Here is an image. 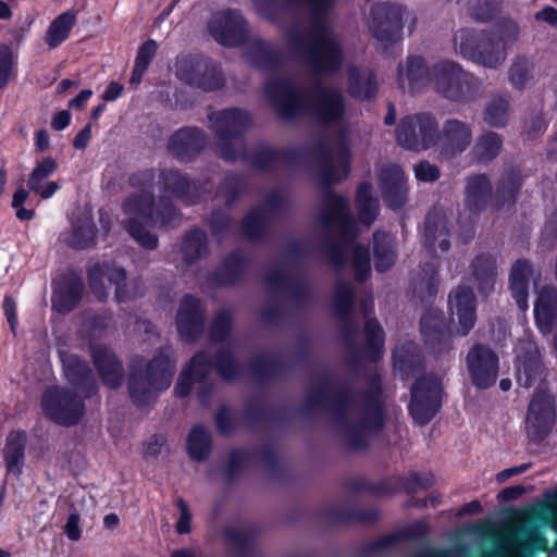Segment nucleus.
<instances>
[{
  "label": "nucleus",
  "mask_w": 557,
  "mask_h": 557,
  "mask_svg": "<svg viewBox=\"0 0 557 557\" xmlns=\"http://www.w3.org/2000/svg\"><path fill=\"white\" fill-rule=\"evenodd\" d=\"M349 172V151L345 145L331 151L321 146L318 152V178L324 190V198L317 215L322 228L323 250L336 269L345 264L346 256L351 253L356 280L363 282L370 274L369 249L355 245L359 234L358 224L350 212L349 202L343 196L331 191L330 187L347 177Z\"/></svg>",
  "instance_id": "1"
},
{
  "label": "nucleus",
  "mask_w": 557,
  "mask_h": 557,
  "mask_svg": "<svg viewBox=\"0 0 557 557\" xmlns=\"http://www.w3.org/2000/svg\"><path fill=\"white\" fill-rule=\"evenodd\" d=\"M309 414L327 413L342 442L351 449H362L384 428L386 405L377 380L370 393H356L330 376L311 383L305 400Z\"/></svg>",
  "instance_id": "2"
},
{
  "label": "nucleus",
  "mask_w": 557,
  "mask_h": 557,
  "mask_svg": "<svg viewBox=\"0 0 557 557\" xmlns=\"http://www.w3.org/2000/svg\"><path fill=\"white\" fill-rule=\"evenodd\" d=\"M264 94L284 120L309 113L319 124L336 127L339 140L350 133V108L344 92L336 87L318 81L311 88L300 90L280 74L267 79Z\"/></svg>",
  "instance_id": "3"
},
{
  "label": "nucleus",
  "mask_w": 557,
  "mask_h": 557,
  "mask_svg": "<svg viewBox=\"0 0 557 557\" xmlns=\"http://www.w3.org/2000/svg\"><path fill=\"white\" fill-rule=\"evenodd\" d=\"M128 183L139 191L127 196L122 203V211L126 215L123 226L140 246L153 250L158 247V237L146 227L170 225L180 219V213L170 199L160 198L156 203L151 193L154 184L153 170L133 173Z\"/></svg>",
  "instance_id": "4"
},
{
  "label": "nucleus",
  "mask_w": 557,
  "mask_h": 557,
  "mask_svg": "<svg viewBox=\"0 0 557 557\" xmlns=\"http://www.w3.org/2000/svg\"><path fill=\"white\" fill-rule=\"evenodd\" d=\"M175 372L172 349L164 347L148 363L135 358L128 375V392L136 406L148 405L159 392L166 389Z\"/></svg>",
  "instance_id": "5"
},
{
  "label": "nucleus",
  "mask_w": 557,
  "mask_h": 557,
  "mask_svg": "<svg viewBox=\"0 0 557 557\" xmlns=\"http://www.w3.org/2000/svg\"><path fill=\"white\" fill-rule=\"evenodd\" d=\"M430 86L437 95L454 102H470L483 95L482 82L448 59L431 65Z\"/></svg>",
  "instance_id": "6"
},
{
  "label": "nucleus",
  "mask_w": 557,
  "mask_h": 557,
  "mask_svg": "<svg viewBox=\"0 0 557 557\" xmlns=\"http://www.w3.org/2000/svg\"><path fill=\"white\" fill-rule=\"evenodd\" d=\"M208 119L218 140L220 157L226 161L245 158L244 134L252 125L250 113L244 109L230 108L212 112Z\"/></svg>",
  "instance_id": "7"
},
{
  "label": "nucleus",
  "mask_w": 557,
  "mask_h": 557,
  "mask_svg": "<svg viewBox=\"0 0 557 557\" xmlns=\"http://www.w3.org/2000/svg\"><path fill=\"white\" fill-rule=\"evenodd\" d=\"M453 49L457 55L491 70L500 67L508 54L497 34L468 27L454 33Z\"/></svg>",
  "instance_id": "8"
},
{
  "label": "nucleus",
  "mask_w": 557,
  "mask_h": 557,
  "mask_svg": "<svg viewBox=\"0 0 557 557\" xmlns=\"http://www.w3.org/2000/svg\"><path fill=\"white\" fill-rule=\"evenodd\" d=\"M548 542L541 530L531 523H522L499 532L495 545L479 557H536L546 552Z\"/></svg>",
  "instance_id": "9"
},
{
  "label": "nucleus",
  "mask_w": 557,
  "mask_h": 557,
  "mask_svg": "<svg viewBox=\"0 0 557 557\" xmlns=\"http://www.w3.org/2000/svg\"><path fill=\"white\" fill-rule=\"evenodd\" d=\"M397 144L409 151L421 152L436 145L438 123L429 112L404 116L395 131Z\"/></svg>",
  "instance_id": "10"
},
{
  "label": "nucleus",
  "mask_w": 557,
  "mask_h": 557,
  "mask_svg": "<svg viewBox=\"0 0 557 557\" xmlns=\"http://www.w3.org/2000/svg\"><path fill=\"white\" fill-rule=\"evenodd\" d=\"M556 420L554 396L543 386L531 397L525 414V432L533 442H540L552 431Z\"/></svg>",
  "instance_id": "11"
},
{
  "label": "nucleus",
  "mask_w": 557,
  "mask_h": 557,
  "mask_svg": "<svg viewBox=\"0 0 557 557\" xmlns=\"http://www.w3.org/2000/svg\"><path fill=\"white\" fill-rule=\"evenodd\" d=\"M403 16L404 8L399 4L376 3L371 8L369 30L383 49L400 39Z\"/></svg>",
  "instance_id": "12"
},
{
  "label": "nucleus",
  "mask_w": 557,
  "mask_h": 557,
  "mask_svg": "<svg viewBox=\"0 0 557 557\" xmlns=\"http://www.w3.org/2000/svg\"><path fill=\"white\" fill-rule=\"evenodd\" d=\"M41 404L46 416L66 426L78 423L85 411L81 398L60 387L48 388L42 395Z\"/></svg>",
  "instance_id": "13"
},
{
  "label": "nucleus",
  "mask_w": 557,
  "mask_h": 557,
  "mask_svg": "<svg viewBox=\"0 0 557 557\" xmlns=\"http://www.w3.org/2000/svg\"><path fill=\"white\" fill-rule=\"evenodd\" d=\"M441 382L435 376L419 379L411 388L409 411L413 420L424 425L441 407Z\"/></svg>",
  "instance_id": "14"
},
{
  "label": "nucleus",
  "mask_w": 557,
  "mask_h": 557,
  "mask_svg": "<svg viewBox=\"0 0 557 557\" xmlns=\"http://www.w3.org/2000/svg\"><path fill=\"white\" fill-rule=\"evenodd\" d=\"M287 198L282 190L269 193L264 201L243 220V234L250 240L260 239L274 218L284 210Z\"/></svg>",
  "instance_id": "15"
},
{
  "label": "nucleus",
  "mask_w": 557,
  "mask_h": 557,
  "mask_svg": "<svg viewBox=\"0 0 557 557\" xmlns=\"http://www.w3.org/2000/svg\"><path fill=\"white\" fill-rule=\"evenodd\" d=\"M177 76L183 82L206 91L222 88L225 84L221 69L202 58L183 60L177 66Z\"/></svg>",
  "instance_id": "16"
},
{
  "label": "nucleus",
  "mask_w": 557,
  "mask_h": 557,
  "mask_svg": "<svg viewBox=\"0 0 557 557\" xmlns=\"http://www.w3.org/2000/svg\"><path fill=\"white\" fill-rule=\"evenodd\" d=\"M209 32L218 42L230 47L245 45L249 38L247 21L236 10L214 14L209 22Z\"/></svg>",
  "instance_id": "17"
},
{
  "label": "nucleus",
  "mask_w": 557,
  "mask_h": 557,
  "mask_svg": "<svg viewBox=\"0 0 557 557\" xmlns=\"http://www.w3.org/2000/svg\"><path fill=\"white\" fill-rule=\"evenodd\" d=\"M466 366L471 382L481 389L494 385L498 374V357L486 345H473L466 356Z\"/></svg>",
  "instance_id": "18"
},
{
  "label": "nucleus",
  "mask_w": 557,
  "mask_h": 557,
  "mask_svg": "<svg viewBox=\"0 0 557 557\" xmlns=\"http://www.w3.org/2000/svg\"><path fill=\"white\" fill-rule=\"evenodd\" d=\"M158 183L163 198L174 197L187 206L196 205L206 191L198 180L190 178L178 169L161 170Z\"/></svg>",
  "instance_id": "19"
},
{
  "label": "nucleus",
  "mask_w": 557,
  "mask_h": 557,
  "mask_svg": "<svg viewBox=\"0 0 557 557\" xmlns=\"http://www.w3.org/2000/svg\"><path fill=\"white\" fill-rule=\"evenodd\" d=\"M472 138V127L469 123L450 117L445 120L442 127L438 128V139L435 146L441 157L454 159L470 147Z\"/></svg>",
  "instance_id": "20"
},
{
  "label": "nucleus",
  "mask_w": 557,
  "mask_h": 557,
  "mask_svg": "<svg viewBox=\"0 0 557 557\" xmlns=\"http://www.w3.org/2000/svg\"><path fill=\"white\" fill-rule=\"evenodd\" d=\"M420 325L423 342L431 354L441 356L451 350V335L443 311L426 310L421 318Z\"/></svg>",
  "instance_id": "21"
},
{
  "label": "nucleus",
  "mask_w": 557,
  "mask_h": 557,
  "mask_svg": "<svg viewBox=\"0 0 557 557\" xmlns=\"http://www.w3.org/2000/svg\"><path fill=\"white\" fill-rule=\"evenodd\" d=\"M211 371V362L206 354L199 352L193 357L188 368L182 371L178 376L175 393L180 397L187 396L194 383H200L197 396L201 404L206 405L211 393V385L205 383L208 373Z\"/></svg>",
  "instance_id": "22"
},
{
  "label": "nucleus",
  "mask_w": 557,
  "mask_h": 557,
  "mask_svg": "<svg viewBox=\"0 0 557 557\" xmlns=\"http://www.w3.org/2000/svg\"><path fill=\"white\" fill-rule=\"evenodd\" d=\"M176 326L180 336L186 342L197 341L205 330V309L201 301L185 295L176 313Z\"/></svg>",
  "instance_id": "23"
},
{
  "label": "nucleus",
  "mask_w": 557,
  "mask_h": 557,
  "mask_svg": "<svg viewBox=\"0 0 557 557\" xmlns=\"http://www.w3.org/2000/svg\"><path fill=\"white\" fill-rule=\"evenodd\" d=\"M244 57L252 66L277 74L284 62V54L278 46L260 37H249L244 45Z\"/></svg>",
  "instance_id": "24"
},
{
  "label": "nucleus",
  "mask_w": 557,
  "mask_h": 557,
  "mask_svg": "<svg viewBox=\"0 0 557 557\" xmlns=\"http://www.w3.org/2000/svg\"><path fill=\"white\" fill-rule=\"evenodd\" d=\"M88 278L92 293L100 301L106 300L108 297L103 284L104 278L115 285V299L117 302H124L128 299L125 285L126 272L123 268L112 267L108 263H98L89 270Z\"/></svg>",
  "instance_id": "25"
},
{
  "label": "nucleus",
  "mask_w": 557,
  "mask_h": 557,
  "mask_svg": "<svg viewBox=\"0 0 557 557\" xmlns=\"http://www.w3.org/2000/svg\"><path fill=\"white\" fill-rule=\"evenodd\" d=\"M206 133L198 128L186 126L176 131L168 140L169 152L182 162L191 161L206 146Z\"/></svg>",
  "instance_id": "26"
},
{
  "label": "nucleus",
  "mask_w": 557,
  "mask_h": 557,
  "mask_svg": "<svg viewBox=\"0 0 557 557\" xmlns=\"http://www.w3.org/2000/svg\"><path fill=\"white\" fill-rule=\"evenodd\" d=\"M448 305L453 320L457 318V333L467 335L476 322L475 296L470 287L458 286L451 290Z\"/></svg>",
  "instance_id": "27"
},
{
  "label": "nucleus",
  "mask_w": 557,
  "mask_h": 557,
  "mask_svg": "<svg viewBox=\"0 0 557 557\" xmlns=\"http://www.w3.org/2000/svg\"><path fill=\"white\" fill-rule=\"evenodd\" d=\"M398 87L406 92L414 94L431 85V66L420 55H409L405 63L397 67Z\"/></svg>",
  "instance_id": "28"
},
{
  "label": "nucleus",
  "mask_w": 557,
  "mask_h": 557,
  "mask_svg": "<svg viewBox=\"0 0 557 557\" xmlns=\"http://www.w3.org/2000/svg\"><path fill=\"white\" fill-rule=\"evenodd\" d=\"M64 375L67 382L84 397L94 395L98 385L87 362L76 355L60 351Z\"/></svg>",
  "instance_id": "29"
},
{
  "label": "nucleus",
  "mask_w": 557,
  "mask_h": 557,
  "mask_svg": "<svg viewBox=\"0 0 557 557\" xmlns=\"http://www.w3.org/2000/svg\"><path fill=\"white\" fill-rule=\"evenodd\" d=\"M380 187L386 205L393 209L401 208L407 201V180L403 169L388 165L381 170Z\"/></svg>",
  "instance_id": "30"
},
{
  "label": "nucleus",
  "mask_w": 557,
  "mask_h": 557,
  "mask_svg": "<svg viewBox=\"0 0 557 557\" xmlns=\"http://www.w3.org/2000/svg\"><path fill=\"white\" fill-rule=\"evenodd\" d=\"M91 357L104 385L117 388L124 380V369L114 351L104 345H92Z\"/></svg>",
  "instance_id": "31"
},
{
  "label": "nucleus",
  "mask_w": 557,
  "mask_h": 557,
  "mask_svg": "<svg viewBox=\"0 0 557 557\" xmlns=\"http://www.w3.org/2000/svg\"><path fill=\"white\" fill-rule=\"evenodd\" d=\"M265 283L280 297L296 302L302 300L307 295V286L302 281L292 277L285 270L277 267L268 272Z\"/></svg>",
  "instance_id": "32"
},
{
  "label": "nucleus",
  "mask_w": 557,
  "mask_h": 557,
  "mask_svg": "<svg viewBox=\"0 0 557 557\" xmlns=\"http://www.w3.org/2000/svg\"><path fill=\"white\" fill-rule=\"evenodd\" d=\"M424 225V246L430 253L437 256L438 252L448 251L450 242L445 216L438 212H430Z\"/></svg>",
  "instance_id": "33"
},
{
  "label": "nucleus",
  "mask_w": 557,
  "mask_h": 557,
  "mask_svg": "<svg viewBox=\"0 0 557 557\" xmlns=\"http://www.w3.org/2000/svg\"><path fill=\"white\" fill-rule=\"evenodd\" d=\"M535 321L542 333L552 332L554 323L557 320V288L554 286H544L537 295L534 305Z\"/></svg>",
  "instance_id": "34"
},
{
  "label": "nucleus",
  "mask_w": 557,
  "mask_h": 557,
  "mask_svg": "<svg viewBox=\"0 0 557 557\" xmlns=\"http://www.w3.org/2000/svg\"><path fill=\"white\" fill-rule=\"evenodd\" d=\"M83 290L84 284L78 276L74 274L63 276L52 296L53 309L61 313L72 311L82 299Z\"/></svg>",
  "instance_id": "35"
},
{
  "label": "nucleus",
  "mask_w": 557,
  "mask_h": 557,
  "mask_svg": "<svg viewBox=\"0 0 557 557\" xmlns=\"http://www.w3.org/2000/svg\"><path fill=\"white\" fill-rule=\"evenodd\" d=\"M354 288L344 281H338L335 286L334 309L336 317L343 325L347 339L357 330V323L352 319Z\"/></svg>",
  "instance_id": "36"
},
{
  "label": "nucleus",
  "mask_w": 557,
  "mask_h": 557,
  "mask_svg": "<svg viewBox=\"0 0 557 557\" xmlns=\"http://www.w3.org/2000/svg\"><path fill=\"white\" fill-rule=\"evenodd\" d=\"M96 225L90 214L77 216L70 232L63 234V242L74 249H87L96 245Z\"/></svg>",
  "instance_id": "37"
},
{
  "label": "nucleus",
  "mask_w": 557,
  "mask_h": 557,
  "mask_svg": "<svg viewBox=\"0 0 557 557\" xmlns=\"http://www.w3.org/2000/svg\"><path fill=\"white\" fill-rule=\"evenodd\" d=\"M57 162L51 157L45 158L37 163L28 177V188L38 194L42 199L50 198L58 189L57 182H48L47 178L57 170Z\"/></svg>",
  "instance_id": "38"
},
{
  "label": "nucleus",
  "mask_w": 557,
  "mask_h": 557,
  "mask_svg": "<svg viewBox=\"0 0 557 557\" xmlns=\"http://www.w3.org/2000/svg\"><path fill=\"white\" fill-rule=\"evenodd\" d=\"M532 274V264L525 259H518L510 270V288L512 296L521 310H525L528 308L529 278Z\"/></svg>",
  "instance_id": "39"
},
{
  "label": "nucleus",
  "mask_w": 557,
  "mask_h": 557,
  "mask_svg": "<svg viewBox=\"0 0 557 557\" xmlns=\"http://www.w3.org/2000/svg\"><path fill=\"white\" fill-rule=\"evenodd\" d=\"M471 272L476 288L481 294H490L497 278V265L493 257L479 255L471 262Z\"/></svg>",
  "instance_id": "40"
},
{
  "label": "nucleus",
  "mask_w": 557,
  "mask_h": 557,
  "mask_svg": "<svg viewBox=\"0 0 557 557\" xmlns=\"http://www.w3.org/2000/svg\"><path fill=\"white\" fill-rule=\"evenodd\" d=\"M247 269V258L240 251L230 253L215 270L213 280L221 286H230L238 282Z\"/></svg>",
  "instance_id": "41"
},
{
  "label": "nucleus",
  "mask_w": 557,
  "mask_h": 557,
  "mask_svg": "<svg viewBox=\"0 0 557 557\" xmlns=\"http://www.w3.org/2000/svg\"><path fill=\"white\" fill-rule=\"evenodd\" d=\"M492 194V186L484 174H478L467 180L466 206L472 212L485 209Z\"/></svg>",
  "instance_id": "42"
},
{
  "label": "nucleus",
  "mask_w": 557,
  "mask_h": 557,
  "mask_svg": "<svg viewBox=\"0 0 557 557\" xmlns=\"http://www.w3.org/2000/svg\"><path fill=\"white\" fill-rule=\"evenodd\" d=\"M374 265L379 272L389 270L396 261L395 239L391 233L376 231L373 234Z\"/></svg>",
  "instance_id": "43"
},
{
  "label": "nucleus",
  "mask_w": 557,
  "mask_h": 557,
  "mask_svg": "<svg viewBox=\"0 0 557 557\" xmlns=\"http://www.w3.org/2000/svg\"><path fill=\"white\" fill-rule=\"evenodd\" d=\"M27 436L25 432H11L7 437L3 455L8 472L20 475L24 466L25 446Z\"/></svg>",
  "instance_id": "44"
},
{
  "label": "nucleus",
  "mask_w": 557,
  "mask_h": 557,
  "mask_svg": "<svg viewBox=\"0 0 557 557\" xmlns=\"http://www.w3.org/2000/svg\"><path fill=\"white\" fill-rule=\"evenodd\" d=\"M377 84L374 74L367 69H348V91L357 99L367 100L375 96Z\"/></svg>",
  "instance_id": "45"
},
{
  "label": "nucleus",
  "mask_w": 557,
  "mask_h": 557,
  "mask_svg": "<svg viewBox=\"0 0 557 557\" xmlns=\"http://www.w3.org/2000/svg\"><path fill=\"white\" fill-rule=\"evenodd\" d=\"M356 205L360 223L370 227L380 212L379 200L373 196V187L370 183L364 182L358 186Z\"/></svg>",
  "instance_id": "46"
},
{
  "label": "nucleus",
  "mask_w": 557,
  "mask_h": 557,
  "mask_svg": "<svg viewBox=\"0 0 557 557\" xmlns=\"http://www.w3.org/2000/svg\"><path fill=\"white\" fill-rule=\"evenodd\" d=\"M503 138L495 132H486L480 135L471 150L472 159L482 164L493 161L502 151Z\"/></svg>",
  "instance_id": "47"
},
{
  "label": "nucleus",
  "mask_w": 557,
  "mask_h": 557,
  "mask_svg": "<svg viewBox=\"0 0 557 557\" xmlns=\"http://www.w3.org/2000/svg\"><path fill=\"white\" fill-rule=\"evenodd\" d=\"M181 251L183 261L187 265H193L206 257L209 252L206 233L200 230H193L187 233L183 239Z\"/></svg>",
  "instance_id": "48"
},
{
  "label": "nucleus",
  "mask_w": 557,
  "mask_h": 557,
  "mask_svg": "<svg viewBox=\"0 0 557 557\" xmlns=\"http://www.w3.org/2000/svg\"><path fill=\"white\" fill-rule=\"evenodd\" d=\"M510 116V100L503 95L492 97L484 107L483 120L491 127H505Z\"/></svg>",
  "instance_id": "49"
},
{
  "label": "nucleus",
  "mask_w": 557,
  "mask_h": 557,
  "mask_svg": "<svg viewBox=\"0 0 557 557\" xmlns=\"http://www.w3.org/2000/svg\"><path fill=\"white\" fill-rule=\"evenodd\" d=\"M75 23L76 15L71 11H66L55 17L51 22L45 37L49 48L53 49L63 42L69 37Z\"/></svg>",
  "instance_id": "50"
},
{
  "label": "nucleus",
  "mask_w": 557,
  "mask_h": 557,
  "mask_svg": "<svg viewBox=\"0 0 557 557\" xmlns=\"http://www.w3.org/2000/svg\"><path fill=\"white\" fill-rule=\"evenodd\" d=\"M543 363L537 352H534L529 358L522 361L518 368L517 380L520 386L530 388L531 386L540 383L542 386Z\"/></svg>",
  "instance_id": "51"
},
{
  "label": "nucleus",
  "mask_w": 557,
  "mask_h": 557,
  "mask_svg": "<svg viewBox=\"0 0 557 557\" xmlns=\"http://www.w3.org/2000/svg\"><path fill=\"white\" fill-rule=\"evenodd\" d=\"M187 449L191 459L205 460L211 450V435L201 425L191 429L187 438Z\"/></svg>",
  "instance_id": "52"
},
{
  "label": "nucleus",
  "mask_w": 557,
  "mask_h": 557,
  "mask_svg": "<svg viewBox=\"0 0 557 557\" xmlns=\"http://www.w3.org/2000/svg\"><path fill=\"white\" fill-rule=\"evenodd\" d=\"M373 308V299L371 296L366 297L361 301V309L363 311L364 317L367 318L364 324V333L368 345L375 349L383 345L384 342V332L379 322L375 319L368 318L369 312Z\"/></svg>",
  "instance_id": "53"
},
{
  "label": "nucleus",
  "mask_w": 557,
  "mask_h": 557,
  "mask_svg": "<svg viewBox=\"0 0 557 557\" xmlns=\"http://www.w3.org/2000/svg\"><path fill=\"white\" fill-rule=\"evenodd\" d=\"M286 160L285 151L269 146H260L256 149L251 162L253 166L260 170H269L282 165Z\"/></svg>",
  "instance_id": "54"
},
{
  "label": "nucleus",
  "mask_w": 557,
  "mask_h": 557,
  "mask_svg": "<svg viewBox=\"0 0 557 557\" xmlns=\"http://www.w3.org/2000/svg\"><path fill=\"white\" fill-rule=\"evenodd\" d=\"M422 272V276L413 282V293L421 301H426L435 295L437 289L436 270L433 264L428 263Z\"/></svg>",
  "instance_id": "55"
},
{
  "label": "nucleus",
  "mask_w": 557,
  "mask_h": 557,
  "mask_svg": "<svg viewBox=\"0 0 557 557\" xmlns=\"http://www.w3.org/2000/svg\"><path fill=\"white\" fill-rule=\"evenodd\" d=\"M157 52V42L152 39L144 42L137 52V57L135 60V65L131 76V84L138 85L149 65L151 60L153 59Z\"/></svg>",
  "instance_id": "56"
},
{
  "label": "nucleus",
  "mask_w": 557,
  "mask_h": 557,
  "mask_svg": "<svg viewBox=\"0 0 557 557\" xmlns=\"http://www.w3.org/2000/svg\"><path fill=\"white\" fill-rule=\"evenodd\" d=\"M509 82L517 89H523L532 77V64L524 57L516 58L508 71Z\"/></svg>",
  "instance_id": "57"
},
{
  "label": "nucleus",
  "mask_w": 557,
  "mask_h": 557,
  "mask_svg": "<svg viewBox=\"0 0 557 557\" xmlns=\"http://www.w3.org/2000/svg\"><path fill=\"white\" fill-rule=\"evenodd\" d=\"M491 32L497 34V40L508 50V47L518 40L520 27L512 18L503 17Z\"/></svg>",
  "instance_id": "58"
},
{
  "label": "nucleus",
  "mask_w": 557,
  "mask_h": 557,
  "mask_svg": "<svg viewBox=\"0 0 557 557\" xmlns=\"http://www.w3.org/2000/svg\"><path fill=\"white\" fill-rule=\"evenodd\" d=\"M520 187L521 178L519 174L515 172L506 173L499 181L497 187V194L503 205L512 203L516 199V195L518 194Z\"/></svg>",
  "instance_id": "59"
},
{
  "label": "nucleus",
  "mask_w": 557,
  "mask_h": 557,
  "mask_svg": "<svg viewBox=\"0 0 557 557\" xmlns=\"http://www.w3.org/2000/svg\"><path fill=\"white\" fill-rule=\"evenodd\" d=\"M500 7L499 0H473L469 7L470 15L479 22L493 18Z\"/></svg>",
  "instance_id": "60"
},
{
  "label": "nucleus",
  "mask_w": 557,
  "mask_h": 557,
  "mask_svg": "<svg viewBox=\"0 0 557 557\" xmlns=\"http://www.w3.org/2000/svg\"><path fill=\"white\" fill-rule=\"evenodd\" d=\"M243 187V180L237 174H226L223 178L216 196L220 197L227 206L231 205Z\"/></svg>",
  "instance_id": "61"
},
{
  "label": "nucleus",
  "mask_w": 557,
  "mask_h": 557,
  "mask_svg": "<svg viewBox=\"0 0 557 557\" xmlns=\"http://www.w3.org/2000/svg\"><path fill=\"white\" fill-rule=\"evenodd\" d=\"M232 325V317L228 310L219 311L211 324L210 329V339L212 342H222L224 341Z\"/></svg>",
  "instance_id": "62"
},
{
  "label": "nucleus",
  "mask_w": 557,
  "mask_h": 557,
  "mask_svg": "<svg viewBox=\"0 0 557 557\" xmlns=\"http://www.w3.org/2000/svg\"><path fill=\"white\" fill-rule=\"evenodd\" d=\"M214 367L218 373L224 380H232L238 373V366L227 349H222L216 352Z\"/></svg>",
  "instance_id": "63"
},
{
  "label": "nucleus",
  "mask_w": 557,
  "mask_h": 557,
  "mask_svg": "<svg viewBox=\"0 0 557 557\" xmlns=\"http://www.w3.org/2000/svg\"><path fill=\"white\" fill-rule=\"evenodd\" d=\"M434 484V476L432 473H410L403 479L401 486L407 493H417L426 490Z\"/></svg>",
  "instance_id": "64"
}]
</instances>
